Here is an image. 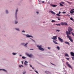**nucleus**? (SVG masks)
<instances>
[{
  "mask_svg": "<svg viewBox=\"0 0 74 74\" xmlns=\"http://www.w3.org/2000/svg\"><path fill=\"white\" fill-rule=\"evenodd\" d=\"M73 31V29H72L70 27H69V28L68 29V31L69 32H68V31H66V34H67L66 33L67 32L68 35H69V34L70 35V34H71V31Z\"/></svg>",
  "mask_w": 74,
  "mask_h": 74,
  "instance_id": "f257e3e1",
  "label": "nucleus"
},
{
  "mask_svg": "<svg viewBox=\"0 0 74 74\" xmlns=\"http://www.w3.org/2000/svg\"><path fill=\"white\" fill-rule=\"evenodd\" d=\"M66 35H67V37L69 38V40H70L71 41V42H73V39H71V37H70V36H69V35H68L67 32H66Z\"/></svg>",
  "mask_w": 74,
  "mask_h": 74,
  "instance_id": "f03ea898",
  "label": "nucleus"
},
{
  "mask_svg": "<svg viewBox=\"0 0 74 74\" xmlns=\"http://www.w3.org/2000/svg\"><path fill=\"white\" fill-rule=\"evenodd\" d=\"M37 47L39 48L38 49H40V50H41V51H44V49L41 48L42 46L41 45H40L39 46L38 45H37Z\"/></svg>",
  "mask_w": 74,
  "mask_h": 74,
  "instance_id": "7ed1b4c3",
  "label": "nucleus"
},
{
  "mask_svg": "<svg viewBox=\"0 0 74 74\" xmlns=\"http://www.w3.org/2000/svg\"><path fill=\"white\" fill-rule=\"evenodd\" d=\"M66 64L67 66H68V67H69V68H70V69H73V68H72L71 66V65L70 64H69V62H66Z\"/></svg>",
  "mask_w": 74,
  "mask_h": 74,
  "instance_id": "20e7f679",
  "label": "nucleus"
},
{
  "mask_svg": "<svg viewBox=\"0 0 74 74\" xmlns=\"http://www.w3.org/2000/svg\"><path fill=\"white\" fill-rule=\"evenodd\" d=\"M26 55L27 56H29V58H32V57L33 56V55L32 54L29 55L28 53H27Z\"/></svg>",
  "mask_w": 74,
  "mask_h": 74,
  "instance_id": "39448f33",
  "label": "nucleus"
},
{
  "mask_svg": "<svg viewBox=\"0 0 74 74\" xmlns=\"http://www.w3.org/2000/svg\"><path fill=\"white\" fill-rule=\"evenodd\" d=\"M53 38H51L53 40H55L56 41H57V40H56V39H57V36H53Z\"/></svg>",
  "mask_w": 74,
  "mask_h": 74,
  "instance_id": "423d86ee",
  "label": "nucleus"
},
{
  "mask_svg": "<svg viewBox=\"0 0 74 74\" xmlns=\"http://www.w3.org/2000/svg\"><path fill=\"white\" fill-rule=\"evenodd\" d=\"M58 39L60 41H61V42H63V39L60 38L58 37Z\"/></svg>",
  "mask_w": 74,
  "mask_h": 74,
  "instance_id": "0eeeda50",
  "label": "nucleus"
},
{
  "mask_svg": "<svg viewBox=\"0 0 74 74\" xmlns=\"http://www.w3.org/2000/svg\"><path fill=\"white\" fill-rule=\"evenodd\" d=\"M27 63H28V62L26 61H25V62L24 63V64L26 65V66H27Z\"/></svg>",
  "mask_w": 74,
  "mask_h": 74,
  "instance_id": "6e6552de",
  "label": "nucleus"
},
{
  "mask_svg": "<svg viewBox=\"0 0 74 74\" xmlns=\"http://www.w3.org/2000/svg\"><path fill=\"white\" fill-rule=\"evenodd\" d=\"M71 54L72 56H73L74 57V53L73 52H71Z\"/></svg>",
  "mask_w": 74,
  "mask_h": 74,
  "instance_id": "1a4fd4ad",
  "label": "nucleus"
},
{
  "mask_svg": "<svg viewBox=\"0 0 74 74\" xmlns=\"http://www.w3.org/2000/svg\"><path fill=\"white\" fill-rule=\"evenodd\" d=\"M18 9L16 10V18H17V12H18Z\"/></svg>",
  "mask_w": 74,
  "mask_h": 74,
  "instance_id": "9d476101",
  "label": "nucleus"
},
{
  "mask_svg": "<svg viewBox=\"0 0 74 74\" xmlns=\"http://www.w3.org/2000/svg\"><path fill=\"white\" fill-rule=\"evenodd\" d=\"M50 12L51 13H52V14H53L54 15H55V14H56L54 12H53V11L52 10L50 11Z\"/></svg>",
  "mask_w": 74,
  "mask_h": 74,
  "instance_id": "9b49d317",
  "label": "nucleus"
},
{
  "mask_svg": "<svg viewBox=\"0 0 74 74\" xmlns=\"http://www.w3.org/2000/svg\"><path fill=\"white\" fill-rule=\"evenodd\" d=\"M70 12V13H71V14H73V12H74V11L71 10V11Z\"/></svg>",
  "mask_w": 74,
  "mask_h": 74,
  "instance_id": "f8f14e48",
  "label": "nucleus"
},
{
  "mask_svg": "<svg viewBox=\"0 0 74 74\" xmlns=\"http://www.w3.org/2000/svg\"><path fill=\"white\" fill-rule=\"evenodd\" d=\"M65 43L66 44H68L69 45H70V43L67 42H65Z\"/></svg>",
  "mask_w": 74,
  "mask_h": 74,
  "instance_id": "ddd939ff",
  "label": "nucleus"
},
{
  "mask_svg": "<svg viewBox=\"0 0 74 74\" xmlns=\"http://www.w3.org/2000/svg\"><path fill=\"white\" fill-rule=\"evenodd\" d=\"M27 44H28V43H26L24 45V46L25 47H27Z\"/></svg>",
  "mask_w": 74,
  "mask_h": 74,
  "instance_id": "4468645a",
  "label": "nucleus"
},
{
  "mask_svg": "<svg viewBox=\"0 0 74 74\" xmlns=\"http://www.w3.org/2000/svg\"><path fill=\"white\" fill-rule=\"evenodd\" d=\"M53 42H54V44H58V43H57L54 40H53Z\"/></svg>",
  "mask_w": 74,
  "mask_h": 74,
  "instance_id": "2eb2a0df",
  "label": "nucleus"
},
{
  "mask_svg": "<svg viewBox=\"0 0 74 74\" xmlns=\"http://www.w3.org/2000/svg\"><path fill=\"white\" fill-rule=\"evenodd\" d=\"M26 36L27 37H33L32 36H30L29 35H26Z\"/></svg>",
  "mask_w": 74,
  "mask_h": 74,
  "instance_id": "dca6fc26",
  "label": "nucleus"
},
{
  "mask_svg": "<svg viewBox=\"0 0 74 74\" xmlns=\"http://www.w3.org/2000/svg\"><path fill=\"white\" fill-rule=\"evenodd\" d=\"M65 56H67L68 57H69V56L68 54H67V53H66L65 54Z\"/></svg>",
  "mask_w": 74,
  "mask_h": 74,
  "instance_id": "f3484780",
  "label": "nucleus"
},
{
  "mask_svg": "<svg viewBox=\"0 0 74 74\" xmlns=\"http://www.w3.org/2000/svg\"><path fill=\"white\" fill-rule=\"evenodd\" d=\"M51 5L52 7H56L57 6L56 5L51 4Z\"/></svg>",
  "mask_w": 74,
  "mask_h": 74,
  "instance_id": "a211bd4d",
  "label": "nucleus"
},
{
  "mask_svg": "<svg viewBox=\"0 0 74 74\" xmlns=\"http://www.w3.org/2000/svg\"><path fill=\"white\" fill-rule=\"evenodd\" d=\"M61 25H63H63H64V23L62 22L61 23Z\"/></svg>",
  "mask_w": 74,
  "mask_h": 74,
  "instance_id": "6ab92c4d",
  "label": "nucleus"
},
{
  "mask_svg": "<svg viewBox=\"0 0 74 74\" xmlns=\"http://www.w3.org/2000/svg\"><path fill=\"white\" fill-rule=\"evenodd\" d=\"M0 70H3V71H5V72H6L7 71H6V70H5V69H0Z\"/></svg>",
  "mask_w": 74,
  "mask_h": 74,
  "instance_id": "aec40b11",
  "label": "nucleus"
},
{
  "mask_svg": "<svg viewBox=\"0 0 74 74\" xmlns=\"http://www.w3.org/2000/svg\"><path fill=\"white\" fill-rule=\"evenodd\" d=\"M57 49L58 50H60V47H59V46H57Z\"/></svg>",
  "mask_w": 74,
  "mask_h": 74,
  "instance_id": "412c9836",
  "label": "nucleus"
},
{
  "mask_svg": "<svg viewBox=\"0 0 74 74\" xmlns=\"http://www.w3.org/2000/svg\"><path fill=\"white\" fill-rule=\"evenodd\" d=\"M71 33L73 36H74V34L73 32H71Z\"/></svg>",
  "mask_w": 74,
  "mask_h": 74,
  "instance_id": "4be33fe9",
  "label": "nucleus"
},
{
  "mask_svg": "<svg viewBox=\"0 0 74 74\" xmlns=\"http://www.w3.org/2000/svg\"><path fill=\"white\" fill-rule=\"evenodd\" d=\"M60 6H64L61 3H60Z\"/></svg>",
  "mask_w": 74,
  "mask_h": 74,
  "instance_id": "5701e85b",
  "label": "nucleus"
},
{
  "mask_svg": "<svg viewBox=\"0 0 74 74\" xmlns=\"http://www.w3.org/2000/svg\"><path fill=\"white\" fill-rule=\"evenodd\" d=\"M56 15H57L58 16H60V15L59 14H56Z\"/></svg>",
  "mask_w": 74,
  "mask_h": 74,
  "instance_id": "b1692460",
  "label": "nucleus"
},
{
  "mask_svg": "<svg viewBox=\"0 0 74 74\" xmlns=\"http://www.w3.org/2000/svg\"><path fill=\"white\" fill-rule=\"evenodd\" d=\"M70 19H71V20L72 21H73V20H74V19L73 18H72V17H71L70 18Z\"/></svg>",
  "mask_w": 74,
  "mask_h": 74,
  "instance_id": "393cba45",
  "label": "nucleus"
},
{
  "mask_svg": "<svg viewBox=\"0 0 74 74\" xmlns=\"http://www.w3.org/2000/svg\"><path fill=\"white\" fill-rule=\"evenodd\" d=\"M64 25H67V23H64Z\"/></svg>",
  "mask_w": 74,
  "mask_h": 74,
  "instance_id": "a878e982",
  "label": "nucleus"
},
{
  "mask_svg": "<svg viewBox=\"0 0 74 74\" xmlns=\"http://www.w3.org/2000/svg\"><path fill=\"white\" fill-rule=\"evenodd\" d=\"M56 25H57V26H60V24H56Z\"/></svg>",
  "mask_w": 74,
  "mask_h": 74,
  "instance_id": "bb28decb",
  "label": "nucleus"
},
{
  "mask_svg": "<svg viewBox=\"0 0 74 74\" xmlns=\"http://www.w3.org/2000/svg\"><path fill=\"white\" fill-rule=\"evenodd\" d=\"M56 21H55V20H52L51 21V22H55Z\"/></svg>",
  "mask_w": 74,
  "mask_h": 74,
  "instance_id": "cd10ccee",
  "label": "nucleus"
},
{
  "mask_svg": "<svg viewBox=\"0 0 74 74\" xmlns=\"http://www.w3.org/2000/svg\"><path fill=\"white\" fill-rule=\"evenodd\" d=\"M71 58H72V60H74V57H71Z\"/></svg>",
  "mask_w": 74,
  "mask_h": 74,
  "instance_id": "c85d7f7f",
  "label": "nucleus"
},
{
  "mask_svg": "<svg viewBox=\"0 0 74 74\" xmlns=\"http://www.w3.org/2000/svg\"><path fill=\"white\" fill-rule=\"evenodd\" d=\"M16 30H18V31L19 30V29L18 28H16Z\"/></svg>",
  "mask_w": 74,
  "mask_h": 74,
  "instance_id": "c756f323",
  "label": "nucleus"
},
{
  "mask_svg": "<svg viewBox=\"0 0 74 74\" xmlns=\"http://www.w3.org/2000/svg\"><path fill=\"white\" fill-rule=\"evenodd\" d=\"M6 14H8V10H6Z\"/></svg>",
  "mask_w": 74,
  "mask_h": 74,
  "instance_id": "7c9ffc66",
  "label": "nucleus"
},
{
  "mask_svg": "<svg viewBox=\"0 0 74 74\" xmlns=\"http://www.w3.org/2000/svg\"><path fill=\"white\" fill-rule=\"evenodd\" d=\"M22 58L23 59H25L26 58V57H22Z\"/></svg>",
  "mask_w": 74,
  "mask_h": 74,
  "instance_id": "2f4dec72",
  "label": "nucleus"
},
{
  "mask_svg": "<svg viewBox=\"0 0 74 74\" xmlns=\"http://www.w3.org/2000/svg\"><path fill=\"white\" fill-rule=\"evenodd\" d=\"M19 67H23V65H19Z\"/></svg>",
  "mask_w": 74,
  "mask_h": 74,
  "instance_id": "473e14b6",
  "label": "nucleus"
},
{
  "mask_svg": "<svg viewBox=\"0 0 74 74\" xmlns=\"http://www.w3.org/2000/svg\"><path fill=\"white\" fill-rule=\"evenodd\" d=\"M12 54H13L14 55H16V53H13Z\"/></svg>",
  "mask_w": 74,
  "mask_h": 74,
  "instance_id": "72a5a7b5",
  "label": "nucleus"
},
{
  "mask_svg": "<svg viewBox=\"0 0 74 74\" xmlns=\"http://www.w3.org/2000/svg\"><path fill=\"white\" fill-rule=\"evenodd\" d=\"M66 59L68 60H69V59H70V58H66Z\"/></svg>",
  "mask_w": 74,
  "mask_h": 74,
  "instance_id": "f704fd0d",
  "label": "nucleus"
},
{
  "mask_svg": "<svg viewBox=\"0 0 74 74\" xmlns=\"http://www.w3.org/2000/svg\"><path fill=\"white\" fill-rule=\"evenodd\" d=\"M25 73H26V71L23 72V74H25Z\"/></svg>",
  "mask_w": 74,
  "mask_h": 74,
  "instance_id": "c9c22d12",
  "label": "nucleus"
},
{
  "mask_svg": "<svg viewBox=\"0 0 74 74\" xmlns=\"http://www.w3.org/2000/svg\"><path fill=\"white\" fill-rule=\"evenodd\" d=\"M62 14H66V12H63Z\"/></svg>",
  "mask_w": 74,
  "mask_h": 74,
  "instance_id": "e433bc0d",
  "label": "nucleus"
},
{
  "mask_svg": "<svg viewBox=\"0 0 74 74\" xmlns=\"http://www.w3.org/2000/svg\"><path fill=\"white\" fill-rule=\"evenodd\" d=\"M22 33H25V31L24 30H23L22 32Z\"/></svg>",
  "mask_w": 74,
  "mask_h": 74,
  "instance_id": "4c0bfd02",
  "label": "nucleus"
},
{
  "mask_svg": "<svg viewBox=\"0 0 74 74\" xmlns=\"http://www.w3.org/2000/svg\"><path fill=\"white\" fill-rule=\"evenodd\" d=\"M35 71V72H36V73H37V74L38 73V72L36 71Z\"/></svg>",
  "mask_w": 74,
  "mask_h": 74,
  "instance_id": "58836bf2",
  "label": "nucleus"
},
{
  "mask_svg": "<svg viewBox=\"0 0 74 74\" xmlns=\"http://www.w3.org/2000/svg\"><path fill=\"white\" fill-rule=\"evenodd\" d=\"M15 23V24H16L18 23V22L16 21Z\"/></svg>",
  "mask_w": 74,
  "mask_h": 74,
  "instance_id": "ea45409f",
  "label": "nucleus"
},
{
  "mask_svg": "<svg viewBox=\"0 0 74 74\" xmlns=\"http://www.w3.org/2000/svg\"><path fill=\"white\" fill-rule=\"evenodd\" d=\"M61 3L62 4H64V2H61Z\"/></svg>",
  "mask_w": 74,
  "mask_h": 74,
  "instance_id": "a19ab883",
  "label": "nucleus"
},
{
  "mask_svg": "<svg viewBox=\"0 0 74 74\" xmlns=\"http://www.w3.org/2000/svg\"><path fill=\"white\" fill-rule=\"evenodd\" d=\"M21 44H22V45H24V44H25V43H22Z\"/></svg>",
  "mask_w": 74,
  "mask_h": 74,
  "instance_id": "79ce46f5",
  "label": "nucleus"
},
{
  "mask_svg": "<svg viewBox=\"0 0 74 74\" xmlns=\"http://www.w3.org/2000/svg\"><path fill=\"white\" fill-rule=\"evenodd\" d=\"M60 13H61V12H59L58 14H60Z\"/></svg>",
  "mask_w": 74,
  "mask_h": 74,
  "instance_id": "37998d69",
  "label": "nucleus"
},
{
  "mask_svg": "<svg viewBox=\"0 0 74 74\" xmlns=\"http://www.w3.org/2000/svg\"><path fill=\"white\" fill-rule=\"evenodd\" d=\"M58 20H59V21H60V18H58Z\"/></svg>",
  "mask_w": 74,
  "mask_h": 74,
  "instance_id": "c03bdc74",
  "label": "nucleus"
},
{
  "mask_svg": "<svg viewBox=\"0 0 74 74\" xmlns=\"http://www.w3.org/2000/svg\"><path fill=\"white\" fill-rule=\"evenodd\" d=\"M48 49H51V48L50 47H48Z\"/></svg>",
  "mask_w": 74,
  "mask_h": 74,
  "instance_id": "a18cd8bd",
  "label": "nucleus"
},
{
  "mask_svg": "<svg viewBox=\"0 0 74 74\" xmlns=\"http://www.w3.org/2000/svg\"><path fill=\"white\" fill-rule=\"evenodd\" d=\"M42 3H44L45 2L44 1H42Z\"/></svg>",
  "mask_w": 74,
  "mask_h": 74,
  "instance_id": "49530a36",
  "label": "nucleus"
},
{
  "mask_svg": "<svg viewBox=\"0 0 74 74\" xmlns=\"http://www.w3.org/2000/svg\"><path fill=\"white\" fill-rule=\"evenodd\" d=\"M68 3L69 4H71V3H70V2H68Z\"/></svg>",
  "mask_w": 74,
  "mask_h": 74,
  "instance_id": "de8ad7c7",
  "label": "nucleus"
},
{
  "mask_svg": "<svg viewBox=\"0 0 74 74\" xmlns=\"http://www.w3.org/2000/svg\"><path fill=\"white\" fill-rule=\"evenodd\" d=\"M56 31H58V32H59V31H60V30H56Z\"/></svg>",
  "mask_w": 74,
  "mask_h": 74,
  "instance_id": "09e8293b",
  "label": "nucleus"
},
{
  "mask_svg": "<svg viewBox=\"0 0 74 74\" xmlns=\"http://www.w3.org/2000/svg\"><path fill=\"white\" fill-rule=\"evenodd\" d=\"M36 13L37 14H39V13H38V12H36Z\"/></svg>",
  "mask_w": 74,
  "mask_h": 74,
  "instance_id": "8fccbe9b",
  "label": "nucleus"
},
{
  "mask_svg": "<svg viewBox=\"0 0 74 74\" xmlns=\"http://www.w3.org/2000/svg\"><path fill=\"white\" fill-rule=\"evenodd\" d=\"M30 50H33V49H30Z\"/></svg>",
  "mask_w": 74,
  "mask_h": 74,
  "instance_id": "3c124183",
  "label": "nucleus"
},
{
  "mask_svg": "<svg viewBox=\"0 0 74 74\" xmlns=\"http://www.w3.org/2000/svg\"><path fill=\"white\" fill-rule=\"evenodd\" d=\"M21 63H22V64H23V61H21Z\"/></svg>",
  "mask_w": 74,
  "mask_h": 74,
  "instance_id": "603ef678",
  "label": "nucleus"
},
{
  "mask_svg": "<svg viewBox=\"0 0 74 74\" xmlns=\"http://www.w3.org/2000/svg\"><path fill=\"white\" fill-rule=\"evenodd\" d=\"M30 67H32V66L31 65L30 66Z\"/></svg>",
  "mask_w": 74,
  "mask_h": 74,
  "instance_id": "864d4df0",
  "label": "nucleus"
},
{
  "mask_svg": "<svg viewBox=\"0 0 74 74\" xmlns=\"http://www.w3.org/2000/svg\"><path fill=\"white\" fill-rule=\"evenodd\" d=\"M20 56H22V55H20Z\"/></svg>",
  "mask_w": 74,
  "mask_h": 74,
  "instance_id": "5fc2aeb1",
  "label": "nucleus"
},
{
  "mask_svg": "<svg viewBox=\"0 0 74 74\" xmlns=\"http://www.w3.org/2000/svg\"><path fill=\"white\" fill-rule=\"evenodd\" d=\"M32 41H34V40H33V39H32Z\"/></svg>",
  "mask_w": 74,
  "mask_h": 74,
  "instance_id": "6e6d98bb",
  "label": "nucleus"
},
{
  "mask_svg": "<svg viewBox=\"0 0 74 74\" xmlns=\"http://www.w3.org/2000/svg\"><path fill=\"white\" fill-rule=\"evenodd\" d=\"M51 64H53V65H55L54 64H52V63H51Z\"/></svg>",
  "mask_w": 74,
  "mask_h": 74,
  "instance_id": "4d7b16f0",
  "label": "nucleus"
},
{
  "mask_svg": "<svg viewBox=\"0 0 74 74\" xmlns=\"http://www.w3.org/2000/svg\"><path fill=\"white\" fill-rule=\"evenodd\" d=\"M32 68L33 69H34V68L33 67H32Z\"/></svg>",
  "mask_w": 74,
  "mask_h": 74,
  "instance_id": "13d9d810",
  "label": "nucleus"
},
{
  "mask_svg": "<svg viewBox=\"0 0 74 74\" xmlns=\"http://www.w3.org/2000/svg\"><path fill=\"white\" fill-rule=\"evenodd\" d=\"M66 15H67L68 16H69V14H67Z\"/></svg>",
  "mask_w": 74,
  "mask_h": 74,
  "instance_id": "bf43d9fd",
  "label": "nucleus"
},
{
  "mask_svg": "<svg viewBox=\"0 0 74 74\" xmlns=\"http://www.w3.org/2000/svg\"><path fill=\"white\" fill-rule=\"evenodd\" d=\"M45 73H47V71H45Z\"/></svg>",
  "mask_w": 74,
  "mask_h": 74,
  "instance_id": "052dcab7",
  "label": "nucleus"
},
{
  "mask_svg": "<svg viewBox=\"0 0 74 74\" xmlns=\"http://www.w3.org/2000/svg\"><path fill=\"white\" fill-rule=\"evenodd\" d=\"M72 10L74 11V9H73Z\"/></svg>",
  "mask_w": 74,
  "mask_h": 74,
  "instance_id": "680f3d73",
  "label": "nucleus"
},
{
  "mask_svg": "<svg viewBox=\"0 0 74 74\" xmlns=\"http://www.w3.org/2000/svg\"><path fill=\"white\" fill-rule=\"evenodd\" d=\"M58 18H59V17H57Z\"/></svg>",
  "mask_w": 74,
  "mask_h": 74,
  "instance_id": "e2e57ef3",
  "label": "nucleus"
},
{
  "mask_svg": "<svg viewBox=\"0 0 74 74\" xmlns=\"http://www.w3.org/2000/svg\"><path fill=\"white\" fill-rule=\"evenodd\" d=\"M73 15H74V14H73Z\"/></svg>",
  "mask_w": 74,
  "mask_h": 74,
  "instance_id": "0e129e2a",
  "label": "nucleus"
}]
</instances>
